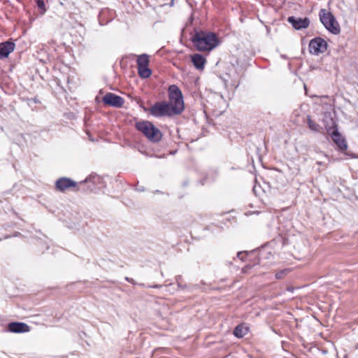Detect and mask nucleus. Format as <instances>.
<instances>
[{"label":"nucleus","mask_w":358,"mask_h":358,"mask_svg":"<svg viewBox=\"0 0 358 358\" xmlns=\"http://www.w3.org/2000/svg\"><path fill=\"white\" fill-rule=\"evenodd\" d=\"M319 17L322 24L331 34L337 35L341 33V26L334 15L325 8L319 12Z\"/></svg>","instance_id":"nucleus-4"},{"label":"nucleus","mask_w":358,"mask_h":358,"mask_svg":"<svg viewBox=\"0 0 358 358\" xmlns=\"http://www.w3.org/2000/svg\"><path fill=\"white\" fill-rule=\"evenodd\" d=\"M326 129L338 150L342 152H345L348 149V144L345 138L338 132L336 124L333 122L332 127H326Z\"/></svg>","instance_id":"nucleus-6"},{"label":"nucleus","mask_w":358,"mask_h":358,"mask_svg":"<svg viewBox=\"0 0 358 358\" xmlns=\"http://www.w3.org/2000/svg\"><path fill=\"white\" fill-rule=\"evenodd\" d=\"M287 20L296 29H306L310 25V20L308 17L296 18L294 16H291L288 17Z\"/></svg>","instance_id":"nucleus-12"},{"label":"nucleus","mask_w":358,"mask_h":358,"mask_svg":"<svg viewBox=\"0 0 358 358\" xmlns=\"http://www.w3.org/2000/svg\"><path fill=\"white\" fill-rule=\"evenodd\" d=\"M149 57L147 55H141L137 59L138 73L143 78H148L150 76L152 72L148 68Z\"/></svg>","instance_id":"nucleus-8"},{"label":"nucleus","mask_w":358,"mask_h":358,"mask_svg":"<svg viewBox=\"0 0 358 358\" xmlns=\"http://www.w3.org/2000/svg\"><path fill=\"white\" fill-rule=\"evenodd\" d=\"M125 280H126L127 281H128L129 282L134 283V280H133V279H131V278H128V277H126V278H125Z\"/></svg>","instance_id":"nucleus-20"},{"label":"nucleus","mask_w":358,"mask_h":358,"mask_svg":"<svg viewBox=\"0 0 358 358\" xmlns=\"http://www.w3.org/2000/svg\"><path fill=\"white\" fill-rule=\"evenodd\" d=\"M144 110L148 112L150 115L156 117H172L175 115L171 112L167 101H157L152 105L150 108H144Z\"/></svg>","instance_id":"nucleus-5"},{"label":"nucleus","mask_w":358,"mask_h":358,"mask_svg":"<svg viewBox=\"0 0 358 358\" xmlns=\"http://www.w3.org/2000/svg\"><path fill=\"white\" fill-rule=\"evenodd\" d=\"M307 124L312 131H318L320 127L319 124L313 120L310 116L307 117Z\"/></svg>","instance_id":"nucleus-16"},{"label":"nucleus","mask_w":358,"mask_h":358,"mask_svg":"<svg viewBox=\"0 0 358 358\" xmlns=\"http://www.w3.org/2000/svg\"><path fill=\"white\" fill-rule=\"evenodd\" d=\"M35 1L37 4V6L41 10V13L44 14L46 10L44 1L43 0H35Z\"/></svg>","instance_id":"nucleus-18"},{"label":"nucleus","mask_w":358,"mask_h":358,"mask_svg":"<svg viewBox=\"0 0 358 358\" xmlns=\"http://www.w3.org/2000/svg\"><path fill=\"white\" fill-rule=\"evenodd\" d=\"M292 271V270L290 268H285V269H282V270H280L279 271H277L275 273V278L276 279H283L285 278V276H287L288 275V273H289L290 272Z\"/></svg>","instance_id":"nucleus-17"},{"label":"nucleus","mask_w":358,"mask_h":358,"mask_svg":"<svg viewBox=\"0 0 358 358\" xmlns=\"http://www.w3.org/2000/svg\"><path fill=\"white\" fill-rule=\"evenodd\" d=\"M192 41L199 51H210L218 44L217 36L210 32H197L193 36Z\"/></svg>","instance_id":"nucleus-1"},{"label":"nucleus","mask_w":358,"mask_h":358,"mask_svg":"<svg viewBox=\"0 0 358 358\" xmlns=\"http://www.w3.org/2000/svg\"><path fill=\"white\" fill-rule=\"evenodd\" d=\"M7 330L16 334L26 333L30 331V327L24 322H13L8 324Z\"/></svg>","instance_id":"nucleus-11"},{"label":"nucleus","mask_w":358,"mask_h":358,"mask_svg":"<svg viewBox=\"0 0 358 358\" xmlns=\"http://www.w3.org/2000/svg\"><path fill=\"white\" fill-rule=\"evenodd\" d=\"M55 189L57 191L64 192L69 189L78 191V185L76 182L66 177H62L55 182Z\"/></svg>","instance_id":"nucleus-7"},{"label":"nucleus","mask_w":358,"mask_h":358,"mask_svg":"<svg viewBox=\"0 0 358 358\" xmlns=\"http://www.w3.org/2000/svg\"><path fill=\"white\" fill-rule=\"evenodd\" d=\"M15 48V44L11 41L1 43V58L7 57L8 55L13 52Z\"/></svg>","instance_id":"nucleus-14"},{"label":"nucleus","mask_w":358,"mask_h":358,"mask_svg":"<svg viewBox=\"0 0 358 358\" xmlns=\"http://www.w3.org/2000/svg\"><path fill=\"white\" fill-rule=\"evenodd\" d=\"M103 103L106 106L121 108L124 103L122 97L111 92L107 93L102 99Z\"/></svg>","instance_id":"nucleus-10"},{"label":"nucleus","mask_w":358,"mask_h":358,"mask_svg":"<svg viewBox=\"0 0 358 358\" xmlns=\"http://www.w3.org/2000/svg\"><path fill=\"white\" fill-rule=\"evenodd\" d=\"M191 59L194 66L196 69L203 70L204 69L206 59L203 56L200 54H194L192 55Z\"/></svg>","instance_id":"nucleus-13"},{"label":"nucleus","mask_w":358,"mask_h":358,"mask_svg":"<svg viewBox=\"0 0 358 358\" xmlns=\"http://www.w3.org/2000/svg\"><path fill=\"white\" fill-rule=\"evenodd\" d=\"M136 129L152 143L159 142L163 136L162 131L148 120H141L135 123Z\"/></svg>","instance_id":"nucleus-3"},{"label":"nucleus","mask_w":358,"mask_h":358,"mask_svg":"<svg viewBox=\"0 0 358 358\" xmlns=\"http://www.w3.org/2000/svg\"><path fill=\"white\" fill-rule=\"evenodd\" d=\"M169 101L167 103L175 115H180L185 109L183 96L180 89L176 85L168 88Z\"/></svg>","instance_id":"nucleus-2"},{"label":"nucleus","mask_w":358,"mask_h":358,"mask_svg":"<svg viewBox=\"0 0 358 358\" xmlns=\"http://www.w3.org/2000/svg\"><path fill=\"white\" fill-rule=\"evenodd\" d=\"M249 332V327L244 323L238 325L234 330V334L236 337L243 338Z\"/></svg>","instance_id":"nucleus-15"},{"label":"nucleus","mask_w":358,"mask_h":358,"mask_svg":"<svg viewBox=\"0 0 358 358\" xmlns=\"http://www.w3.org/2000/svg\"><path fill=\"white\" fill-rule=\"evenodd\" d=\"M327 49V41L320 37L315 38L309 43V51L311 54L317 55L320 53L324 52Z\"/></svg>","instance_id":"nucleus-9"},{"label":"nucleus","mask_w":358,"mask_h":358,"mask_svg":"<svg viewBox=\"0 0 358 358\" xmlns=\"http://www.w3.org/2000/svg\"><path fill=\"white\" fill-rule=\"evenodd\" d=\"M250 268H251V266H248V265H247V266H244V267L243 268V269H242L243 273H246V272H247V271H248V269H250Z\"/></svg>","instance_id":"nucleus-19"}]
</instances>
